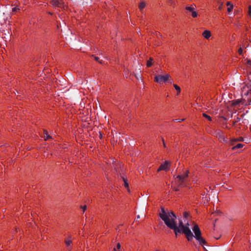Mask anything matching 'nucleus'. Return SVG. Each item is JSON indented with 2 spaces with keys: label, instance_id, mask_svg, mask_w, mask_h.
Instances as JSON below:
<instances>
[{
  "label": "nucleus",
  "instance_id": "nucleus-1",
  "mask_svg": "<svg viewBox=\"0 0 251 251\" xmlns=\"http://www.w3.org/2000/svg\"><path fill=\"white\" fill-rule=\"evenodd\" d=\"M159 217L164 221L167 227L174 231L176 236L179 233L182 232L185 235L189 241L193 239V234L189 227L188 223L187 222L184 225L183 222L180 221L178 226H177L176 217L173 212H166L164 209H162L159 213Z\"/></svg>",
  "mask_w": 251,
  "mask_h": 251
},
{
  "label": "nucleus",
  "instance_id": "nucleus-2",
  "mask_svg": "<svg viewBox=\"0 0 251 251\" xmlns=\"http://www.w3.org/2000/svg\"><path fill=\"white\" fill-rule=\"evenodd\" d=\"M192 229L195 234L194 236L193 235V238L194 237L201 245L205 244V241L201 236V232L198 226L195 224Z\"/></svg>",
  "mask_w": 251,
  "mask_h": 251
},
{
  "label": "nucleus",
  "instance_id": "nucleus-3",
  "mask_svg": "<svg viewBox=\"0 0 251 251\" xmlns=\"http://www.w3.org/2000/svg\"><path fill=\"white\" fill-rule=\"evenodd\" d=\"M170 77L171 76L168 74H166L165 75H156L154 76V81L161 85L163 83L166 82L168 80H169Z\"/></svg>",
  "mask_w": 251,
  "mask_h": 251
},
{
  "label": "nucleus",
  "instance_id": "nucleus-4",
  "mask_svg": "<svg viewBox=\"0 0 251 251\" xmlns=\"http://www.w3.org/2000/svg\"><path fill=\"white\" fill-rule=\"evenodd\" d=\"M188 171L186 170L185 172L183 174L177 176L175 178V182L178 186H182L183 185V183H184L186 180L188 176Z\"/></svg>",
  "mask_w": 251,
  "mask_h": 251
},
{
  "label": "nucleus",
  "instance_id": "nucleus-5",
  "mask_svg": "<svg viewBox=\"0 0 251 251\" xmlns=\"http://www.w3.org/2000/svg\"><path fill=\"white\" fill-rule=\"evenodd\" d=\"M241 95L242 97L251 95V80L246 83L242 88Z\"/></svg>",
  "mask_w": 251,
  "mask_h": 251
},
{
  "label": "nucleus",
  "instance_id": "nucleus-6",
  "mask_svg": "<svg viewBox=\"0 0 251 251\" xmlns=\"http://www.w3.org/2000/svg\"><path fill=\"white\" fill-rule=\"evenodd\" d=\"M66 247L68 251L72 249V239L71 237H67L64 241Z\"/></svg>",
  "mask_w": 251,
  "mask_h": 251
},
{
  "label": "nucleus",
  "instance_id": "nucleus-7",
  "mask_svg": "<svg viewBox=\"0 0 251 251\" xmlns=\"http://www.w3.org/2000/svg\"><path fill=\"white\" fill-rule=\"evenodd\" d=\"M170 164V162L168 161H165L163 163L160 165L157 170V171L159 172L162 170L166 171L168 169Z\"/></svg>",
  "mask_w": 251,
  "mask_h": 251
},
{
  "label": "nucleus",
  "instance_id": "nucleus-8",
  "mask_svg": "<svg viewBox=\"0 0 251 251\" xmlns=\"http://www.w3.org/2000/svg\"><path fill=\"white\" fill-rule=\"evenodd\" d=\"M51 2L52 5L53 6L64 8V4L62 1H59L58 0H51Z\"/></svg>",
  "mask_w": 251,
  "mask_h": 251
},
{
  "label": "nucleus",
  "instance_id": "nucleus-9",
  "mask_svg": "<svg viewBox=\"0 0 251 251\" xmlns=\"http://www.w3.org/2000/svg\"><path fill=\"white\" fill-rule=\"evenodd\" d=\"M186 9L192 13V16L193 18H196L198 16V14L195 10V8L193 6H187Z\"/></svg>",
  "mask_w": 251,
  "mask_h": 251
},
{
  "label": "nucleus",
  "instance_id": "nucleus-10",
  "mask_svg": "<svg viewBox=\"0 0 251 251\" xmlns=\"http://www.w3.org/2000/svg\"><path fill=\"white\" fill-rule=\"evenodd\" d=\"M202 35L205 39H209L211 36V33L209 30H205L202 32Z\"/></svg>",
  "mask_w": 251,
  "mask_h": 251
},
{
  "label": "nucleus",
  "instance_id": "nucleus-11",
  "mask_svg": "<svg viewBox=\"0 0 251 251\" xmlns=\"http://www.w3.org/2000/svg\"><path fill=\"white\" fill-rule=\"evenodd\" d=\"M226 5L227 6V12L228 13H230L232 11L233 8V4L230 1H227L226 2Z\"/></svg>",
  "mask_w": 251,
  "mask_h": 251
},
{
  "label": "nucleus",
  "instance_id": "nucleus-12",
  "mask_svg": "<svg viewBox=\"0 0 251 251\" xmlns=\"http://www.w3.org/2000/svg\"><path fill=\"white\" fill-rule=\"evenodd\" d=\"M146 6V3L142 1L140 2L138 5V8L140 11H142Z\"/></svg>",
  "mask_w": 251,
  "mask_h": 251
},
{
  "label": "nucleus",
  "instance_id": "nucleus-13",
  "mask_svg": "<svg viewBox=\"0 0 251 251\" xmlns=\"http://www.w3.org/2000/svg\"><path fill=\"white\" fill-rule=\"evenodd\" d=\"M44 137L45 140H47L51 138V137L49 135L48 132L46 131H44Z\"/></svg>",
  "mask_w": 251,
  "mask_h": 251
},
{
  "label": "nucleus",
  "instance_id": "nucleus-14",
  "mask_svg": "<svg viewBox=\"0 0 251 251\" xmlns=\"http://www.w3.org/2000/svg\"><path fill=\"white\" fill-rule=\"evenodd\" d=\"M152 58H150L149 59V60H148L147 62V66L148 67H151V66L152 65Z\"/></svg>",
  "mask_w": 251,
  "mask_h": 251
},
{
  "label": "nucleus",
  "instance_id": "nucleus-15",
  "mask_svg": "<svg viewBox=\"0 0 251 251\" xmlns=\"http://www.w3.org/2000/svg\"><path fill=\"white\" fill-rule=\"evenodd\" d=\"M174 87L175 88V89L177 91V94L178 95L181 91L180 88L179 87V86L175 84H174Z\"/></svg>",
  "mask_w": 251,
  "mask_h": 251
},
{
  "label": "nucleus",
  "instance_id": "nucleus-16",
  "mask_svg": "<svg viewBox=\"0 0 251 251\" xmlns=\"http://www.w3.org/2000/svg\"><path fill=\"white\" fill-rule=\"evenodd\" d=\"M243 146H244L243 144L239 143V144H237L236 146H234L232 148V149L234 150L235 149L241 148L243 147Z\"/></svg>",
  "mask_w": 251,
  "mask_h": 251
},
{
  "label": "nucleus",
  "instance_id": "nucleus-17",
  "mask_svg": "<svg viewBox=\"0 0 251 251\" xmlns=\"http://www.w3.org/2000/svg\"><path fill=\"white\" fill-rule=\"evenodd\" d=\"M123 180L124 181V186H125V187L127 188V190L129 192V189L128 188V184L127 183V180L126 179H125V178H123Z\"/></svg>",
  "mask_w": 251,
  "mask_h": 251
},
{
  "label": "nucleus",
  "instance_id": "nucleus-18",
  "mask_svg": "<svg viewBox=\"0 0 251 251\" xmlns=\"http://www.w3.org/2000/svg\"><path fill=\"white\" fill-rule=\"evenodd\" d=\"M121 245L119 243L117 244L116 247L114 248V251H120Z\"/></svg>",
  "mask_w": 251,
  "mask_h": 251
},
{
  "label": "nucleus",
  "instance_id": "nucleus-19",
  "mask_svg": "<svg viewBox=\"0 0 251 251\" xmlns=\"http://www.w3.org/2000/svg\"><path fill=\"white\" fill-rule=\"evenodd\" d=\"M241 102L240 100H237L233 101L232 104L233 105H237Z\"/></svg>",
  "mask_w": 251,
  "mask_h": 251
},
{
  "label": "nucleus",
  "instance_id": "nucleus-20",
  "mask_svg": "<svg viewBox=\"0 0 251 251\" xmlns=\"http://www.w3.org/2000/svg\"><path fill=\"white\" fill-rule=\"evenodd\" d=\"M203 116L204 117H205L206 119H207L208 121H211V118L209 116L206 115L205 113L203 114Z\"/></svg>",
  "mask_w": 251,
  "mask_h": 251
},
{
  "label": "nucleus",
  "instance_id": "nucleus-21",
  "mask_svg": "<svg viewBox=\"0 0 251 251\" xmlns=\"http://www.w3.org/2000/svg\"><path fill=\"white\" fill-rule=\"evenodd\" d=\"M168 4L170 5H175V2L173 0H169L168 1Z\"/></svg>",
  "mask_w": 251,
  "mask_h": 251
},
{
  "label": "nucleus",
  "instance_id": "nucleus-22",
  "mask_svg": "<svg viewBox=\"0 0 251 251\" xmlns=\"http://www.w3.org/2000/svg\"><path fill=\"white\" fill-rule=\"evenodd\" d=\"M94 58H95V60L96 61L99 62L100 64H102V61H101V60H100V58H99L98 57H97V56H95V57H94Z\"/></svg>",
  "mask_w": 251,
  "mask_h": 251
},
{
  "label": "nucleus",
  "instance_id": "nucleus-23",
  "mask_svg": "<svg viewBox=\"0 0 251 251\" xmlns=\"http://www.w3.org/2000/svg\"><path fill=\"white\" fill-rule=\"evenodd\" d=\"M189 216V213L186 212H185L183 213V217L185 218H187Z\"/></svg>",
  "mask_w": 251,
  "mask_h": 251
},
{
  "label": "nucleus",
  "instance_id": "nucleus-24",
  "mask_svg": "<svg viewBox=\"0 0 251 251\" xmlns=\"http://www.w3.org/2000/svg\"><path fill=\"white\" fill-rule=\"evenodd\" d=\"M247 64L249 67H251V60H248L247 61Z\"/></svg>",
  "mask_w": 251,
  "mask_h": 251
},
{
  "label": "nucleus",
  "instance_id": "nucleus-25",
  "mask_svg": "<svg viewBox=\"0 0 251 251\" xmlns=\"http://www.w3.org/2000/svg\"><path fill=\"white\" fill-rule=\"evenodd\" d=\"M20 9L17 7H15L12 8V12H16L17 10H19Z\"/></svg>",
  "mask_w": 251,
  "mask_h": 251
},
{
  "label": "nucleus",
  "instance_id": "nucleus-26",
  "mask_svg": "<svg viewBox=\"0 0 251 251\" xmlns=\"http://www.w3.org/2000/svg\"><path fill=\"white\" fill-rule=\"evenodd\" d=\"M242 51H243V50H242V48H240L238 50V53H239V54H242Z\"/></svg>",
  "mask_w": 251,
  "mask_h": 251
},
{
  "label": "nucleus",
  "instance_id": "nucleus-27",
  "mask_svg": "<svg viewBox=\"0 0 251 251\" xmlns=\"http://www.w3.org/2000/svg\"><path fill=\"white\" fill-rule=\"evenodd\" d=\"M249 14L251 16V5L249 7Z\"/></svg>",
  "mask_w": 251,
  "mask_h": 251
},
{
  "label": "nucleus",
  "instance_id": "nucleus-28",
  "mask_svg": "<svg viewBox=\"0 0 251 251\" xmlns=\"http://www.w3.org/2000/svg\"><path fill=\"white\" fill-rule=\"evenodd\" d=\"M81 208L83 209V211L84 212L85 211V210L86 209V205L82 206Z\"/></svg>",
  "mask_w": 251,
  "mask_h": 251
},
{
  "label": "nucleus",
  "instance_id": "nucleus-29",
  "mask_svg": "<svg viewBox=\"0 0 251 251\" xmlns=\"http://www.w3.org/2000/svg\"><path fill=\"white\" fill-rule=\"evenodd\" d=\"M222 8H223V4H222V3H221V4L219 5V6L218 8H219V10H221V9H222Z\"/></svg>",
  "mask_w": 251,
  "mask_h": 251
},
{
  "label": "nucleus",
  "instance_id": "nucleus-30",
  "mask_svg": "<svg viewBox=\"0 0 251 251\" xmlns=\"http://www.w3.org/2000/svg\"><path fill=\"white\" fill-rule=\"evenodd\" d=\"M220 140L221 141H222V140H223V141L225 140V138L224 136H221V137L220 138Z\"/></svg>",
  "mask_w": 251,
  "mask_h": 251
},
{
  "label": "nucleus",
  "instance_id": "nucleus-31",
  "mask_svg": "<svg viewBox=\"0 0 251 251\" xmlns=\"http://www.w3.org/2000/svg\"><path fill=\"white\" fill-rule=\"evenodd\" d=\"M237 140H238V141H243V138H242V137H240L239 138H238V139H237Z\"/></svg>",
  "mask_w": 251,
  "mask_h": 251
},
{
  "label": "nucleus",
  "instance_id": "nucleus-32",
  "mask_svg": "<svg viewBox=\"0 0 251 251\" xmlns=\"http://www.w3.org/2000/svg\"><path fill=\"white\" fill-rule=\"evenodd\" d=\"M135 77H136V78H137V79H140V78H141V77H140V76H137L136 75H135Z\"/></svg>",
  "mask_w": 251,
  "mask_h": 251
},
{
  "label": "nucleus",
  "instance_id": "nucleus-33",
  "mask_svg": "<svg viewBox=\"0 0 251 251\" xmlns=\"http://www.w3.org/2000/svg\"><path fill=\"white\" fill-rule=\"evenodd\" d=\"M184 120L183 119H181V120H179V119H176V121H178L179 122H180V121H183Z\"/></svg>",
  "mask_w": 251,
  "mask_h": 251
},
{
  "label": "nucleus",
  "instance_id": "nucleus-34",
  "mask_svg": "<svg viewBox=\"0 0 251 251\" xmlns=\"http://www.w3.org/2000/svg\"><path fill=\"white\" fill-rule=\"evenodd\" d=\"M240 119L239 118H237V121H235V122H237V121H239Z\"/></svg>",
  "mask_w": 251,
  "mask_h": 251
},
{
  "label": "nucleus",
  "instance_id": "nucleus-35",
  "mask_svg": "<svg viewBox=\"0 0 251 251\" xmlns=\"http://www.w3.org/2000/svg\"><path fill=\"white\" fill-rule=\"evenodd\" d=\"M137 219L140 218V216H137Z\"/></svg>",
  "mask_w": 251,
  "mask_h": 251
}]
</instances>
